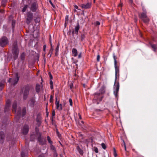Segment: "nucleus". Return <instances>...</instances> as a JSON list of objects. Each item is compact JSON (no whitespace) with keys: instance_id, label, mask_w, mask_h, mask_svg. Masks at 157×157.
Instances as JSON below:
<instances>
[{"instance_id":"nucleus-1","label":"nucleus","mask_w":157,"mask_h":157,"mask_svg":"<svg viewBox=\"0 0 157 157\" xmlns=\"http://www.w3.org/2000/svg\"><path fill=\"white\" fill-rule=\"evenodd\" d=\"M113 58L114 60V67L115 70V84L113 87V93L115 96L117 98L118 96V94L119 88V82L116 83V81L117 75H119V67L117 65V62L116 60V56L114 54H113Z\"/></svg>"},{"instance_id":"nucleus-2","label":"nucleus","mask_w":157,"mask_h":157,"mask_svg":"<svg viewBox=\"0 0 157 157\" xmlns=\"http://www.w3.org/2000/svg\"><path fill=\"white\" fill-rule=\"evenodd\" d=\"M17 107V103L16 101H14L13 104L12 106V111H14L15 113H16L17 115V116H18V117L20 116L21 115L22 117L24 116L25 114L26 113V108H24L22 111V112L21 111V109H18L17 111L16 110V108Z\"/></svg>"},{"instance_id":"nucleus-3","label":"nucleus","mask_w":157,"mask_h":157,"mask_svg":"<svg viewBox=\"0 0 157 157\" xmlns=\"http://www.w3.org/2000/svg\"><path fill=\"white\" fill-rule=\"evenodd\" d=\"M99 91V93H96L94 95V99L100 101L102 100V97L100 95V94H103L105 90L104 87H101L100 90Z\"/></svg>"},{"instance_id":"nucleus-4","label":"nucleus","mask_w":157,"mask_h":157,"mask_svg":"<svg viewBox=\"0 0 157 157\" xmlns=\"http://www.w3.org/2000/svg\"><path fill=\"white\" fill-rule=\"evenodd\" d=\"M29 90V85L25 86L23 89V98L24 100H26L28 97Z\"/></svg>"},{"instance_id":"nucleus-5","label":"nucleus","mask_w":157,"mask_h":157,"mask_svg":"<svg viewBox=\"0 0 157 157\" xmlns=\"http://www.w3.org/2000/svg\"><path fill=\"white\" fill-rule=\"evenodd\" d=\"M144 12L140 16V17L142 19L143 21L146 23H148L149 21V19L147 17L146 11L143 10Z\"/></svg>"},{"instance_id":"nucleus-6","label":"nucleus","mask_w":157,"mask_h":157,"mask_svg":"<svg viewBox=\"0 0 157 157\" xmlns=\"http://www.w3.org/2000/svg\"><path fill=\"white\" fill-rule=\"evenodd\" d=\"M8 42L7 38L5 37H2L0 40V45L2 47H4Z\"/></svg>"},{"instance_id":"nucleus-7","label":"nucleus","mask_w":157,"mask_h":157,"mask_svg":"<svg viewBox=\"0 0 157 157\" xmlns=\"http://www.w3.org/2000/svg\"><path fill=\"white\" fill-rule=\"evenodd\" d=\"M16 78H10L9 82H11V84L13 86H15L16 84L19 80V77L18 76V75L16 74Z\"/></svg>"},{"instance_id":"nucleus-8","label":"nucleus","mask_w":157,"mask_h":157,"mask_svg":"<svg viewBox=\"0 0 157 157\" xmlns=\"http://www.w3.org/2000/svg\"><path fill=\"white\" fill-rule=\"evenodd\" d=\"M12 52L14 55V59H16L18 54V51L17 47V45L14 46L12 50Z\"/></svg>"},{"instance_id":"nucleus-9","label":"nucleus","mask_w":157,"mask_h":157,"mask_svg":"<svg viewBox=\"0 0 157 157\" xmlns=\"http://www.w3.org/2000/svg\"><path fill=\"white\" fill-rule=\"evenodd\" d=\"M29 129V126L28 125H25L21 130V132L24 135H26L28 132Z\"/></svg>"},{"instance_id":"nucleus-10","label":"nucleus","mask_w":157,"mask_h":157,"mask_svg":"<svg viewBox=\"0 0 157 157\" xmlns=\"http://www.w3.org/2000/svg\"><path fill=\"white\" fill-rule=\"evenodd\" d=\"M33 16L31 13H28L27 15L26 22L29 24L33 19Z\"/></svg>"},{"instance_id":"nucleus-11","label":"nucleus","mask_w":157,"mask_h":157,"mask_svg":"<svg viewBox=\"0 0 157 157\" xmlns=\"http://www.w3.org/2000/svg\"><path fill=\"white\" fill-rule=\"evenodd\" d=\"M91 5V3L88 2L86 4H81L80 6H81L82 9H87L90 7Z\"/></svg>"},{"instance_id":"nucleus-12","label":"nucleus","mask_w":157,"mask_h":157,"mask_svg":"<svg viewBox=\"0 0 157 157\" xmlns=\"http://www.w3.org/2000/svg\"><path fill=\"white\" fill-rule=\"evenodd\" d=\"M29 104L30 106L33 107L36 105V102L34 99L32 98L30 99L29 102Z\"/></svg>"},{"instance_id":"nucleus-13","label":"nucleus","mask_w":157,"mask_h":157,"mask_svg":"<svg viewBox=\"0 0 157 157\" xmlns=\"http://www.w3.org/2000/svg\"><path fill=\"white\" fill-rule=\"evenodd\" d=\"M11 101L10 100H8L6 101V105L5 107V112L8 110L10 106Z\"/></svg>"},{"instance_id":"nucleus-14","label":"nucleus","mask_w":157,"mask_h":157,"mask_svg":"<svg viewBox=\"0 0 157 157\" xmlns=\"http://www.w3.org/2000/svg\"><path fill=\"white\" fill-rule=\"evenodd\" d=\"M36 4L35 2H34L32 4V5L31 6L30 8L31 10L32 11L34 12L36 10Z\"/></svg>"},{"instance_id":"nucleus-15","label":"nucleus","mask_w":157,"mask_h":157,"mask_svg":"<svg viewBox=\"0 0 157 157\" xmlns=\"http://www.w3.org/2000/svg\"><path fill=\"white\" fill-rule=\"evenodd\" d=\"M56 108L57 109L59 110H61L62 109V105L61 104L59 103V101H56Z\"/></svg>"},{"instance_id":"nucleus-16","label":"nucleus","mask_w":157,"mask_h":157,"mask_svg":"<svg viewBox=\"0 0 157 157\" xmlns=\"http://www.w3.org/2000/svg\"><path fill=\"white\" fill-rule=\"evenodd\" d=\"M72 52L73 56H74V57L77 56L78 52L76 48H73Z\"/></svg>"},{"instance_id":"nucleus-17","label":"nucleus","mask_w":157,"mask_h":157,"mask_svg":"<svg viewBox=\"0 0 157 157\" xmlns=\"http://www.w3.org/2000/svg\"><path fill=\"white\" fill-rule=\"evenodd\" d=\"M4 137V133L3 132H0V141L1 142H3Z\"/></svg>"},{"instance_id":"nucleus-18","label":"nucleus","mask_w":157,"mask_h":157,"mask_svg":"<svg viewBox=\"0 0 157 157\" xmlns=\"http://www.w3.org/2000/svg\"><path fill=\"white\" fill-rule=\"evenodd\" d=\"M151 45L153 50L154 52H156V49H157V46L155 44H151Z\"/></svg>"},{"instance_id":"nucleus-19","label":"nucleus","mask_w":157,"mask_h":157,"mask_svg":"<svg viewBox=\"0 0 157 157\" xmlns=\"http://www.w3.org/2000/svg\"><path fill=\"white\" fill-rule=\"evenodd\" d=\"M36 91L37 92H39L40 89V86L39 84H37L36 86Z\"/></svg>"},{"instance_id":"nucleus-20","label":"nucleus","mask_w":157,"mask_h":157,"mask_svg":"<svg viewBox=\"0 0 157 157\" xmlns=\"http://www.w3.org/2000/svg\"><path fill=\"white\" fill-rule=\"evenodd\" d=\"M79 29V24H78L75 27V31L76 33H77Z\"/></svg>"},{"instance_id":"nucleus-21","label":"nucleus","mask_w":157,"mask_h":157,"mask_svg":"<svg viewBox=\"0 0 157 157\" xmlns=\"http://www.w3.org/2000/svg\"><path fill=\"white\" fill-rule=\"evenodd\" d=\"M59 44H58L56 49V53L55 54L56 56H57L58 55V52L59 50Z\"/></svg>"},{"instance_id":"nucleus-22","label":"nucleus","mask_w":157,"mask_h":157,"mask_svg":"<svg viewBox=\"0 0 157 157\" xmlns=\"http://www.w3.org/2000/svg\"><path fill=\"white\" fill-rule=\"evenodd\" d=\"M50 44H51V48L50 50V52H52L53 51V49L52 48V41H51V39H50Z\"/></svg>"},{"instance_id":"nucleus-23","label":"nucleus","mask_w":157,"mask_h":157,"mask_svg":"<svg viewBox=\"0 0 157 157\" xmlns=\"http://www.w3.org/2000/svg\"><path fill=\"white\" fill-rule=\"evenodd\" d=\"M36 121L37 123V124L38 125H40V124L41 121L40 119L38 118V117L36 118Z\"/></svg>"},{"instance_id":"nucleus-24","label":"nucleus","mask_w":157,"mask_h":157,"mask_svg":"<svg viewBox=\"0 0 157 157\" xmlns=\"http://www.w3.org/2000/svg\"><path fill=\"white\" fill-rule=\"evenodd\" d=\"M47 140L49 143L52 144V142L51 140L50 137L49 136H47Z\"/></svg>"},{"instance_id":"nucleus-25","label":"nucleus","mask_w":157,"mask_h":157,"mask_svg":"<svg viewBox=\"0 0 157 157\" xmlns=\"http://www.w3.org/2000/svg\"><path fill=\"white\" fill-rule=\"evenodd\" d=\"M27 7H28V6L27 5H25L24 6V8H23V9L22 10V12H25L26 11Z\"/></svg>"},{"instance_id":"nucleus-26","label":"nucleus","mask_w":157,"mask_h":157,"mask_svg":"<svg viewBox=\"0 0 157 157\" xmlns=\"http://www.w3.org/2000/svg\"><path fill=\"white\" fill-rule=\"evenodd\" d=\"M25 54L24 53H23L21 55V58L22 60H23L25 59Z\"/></svg>"},{"instance_id":"nucleus-27","label":"nucleus","mask_w":157,"mask_h":157,"mask_svg":"<svg viewBox=\"0 0 157 157\" xmlns=\"http://www.w3.org/2000/svg\"><path fill=\"white\" fill-rule=\"evenodd\" d=\"M101 146L102 147V148L104 149H105L106 148V146L105 145V144H104V143H102L101 144Z\"/></svg>"},{"instance_id":"nucleus-28","label":"nucleus","mask_w":157,"mask_h":157,"mask_svg":"<svg viewBox=\"0 0 157 157\" xmlns=\"http://www.w3.org/2000/svg\"><path fill=\"white\" fill-rule=\"evenodd\" d=\"M78 151L80 155H83V151L82 149H79L78 150Z\"/></svg>"},{"instance_id":"nucleus-29","label":"nucleus","mask_w":157,"mask_h":157,"mask_svg":"<svg viewBox=\"0 0 157 157\" xmlns=\"http://www.w3.org/2000/svg\"><path fill=\"white\" fill-rule=\"evenodd\" d=\"M21 157H26V155L24 152L22 151L21 153Z\"/></svg>"},{"instance_id":"nucleus-30","label":"nucleus","mask_w":157,"mask_h":157,"mask_svg":"<svg viewBox=\"0 0 157 157\" xmlns=\"http://www.w3.org/2000/svg\"><path fill=\"white\" fill-rule=\"evenodd\" d=\"M85 35L84 34H82L81 35V40L82 41L85 38Z\"/></svg>"},{"instance_id":"nucleus-31","label":"nucleus","mask_w":157,"mask_h":157,"mask_svg":"<svg viewBox=\"0 0 157 157\" xmlns=\"http://www.w3.org/2000/svg\"><path fill=\"white\" fill-rule=\"evenodd\" d=\"M50 148H51V149L52 150H53L54 151H55V148L54 147V146L52 144H51Z\"/></svg>"},{"instance_id":"nucleus-32","label":"nucleus","mask_w":157,"mask_h":157,"mask_svg":"<svg viewBox=\"0 0 157 157\" xmlns=\"http://www.w3.org/2000/svg\"><path fill=\"white\" fill-rule=\"evenodd\" d=\"M100 25V23L98 21H96L94 23V25L95 26H98Z\"/></svg>"},{"instance_id":"nucleus-33","label":"nucleus","mask_w":157,"mask_h":157,"mask_svg":"<svg viewBox=\"0 0 157 157\" xmlns=\"http://www.w3.org/2000/svg\"><path fill=\"white\" fill-rule=\"evenodd\" d=\"M69 103H70V105L71 106H72V105H73V102H72V99L71 98H69Z\"/></svg>"},{"instance_id":"nucleus-34","label":"nucleus","mask_w":157,"mask_h":157,"mask_svg":"<svg viewBox=\"0 0 157 157\" xmlns=\"http://www.w3.org/2000/svg\"><path fill=\"white\" fill-rule=\"evenodd\" d=\"M15 21L14 20H13L12 22V27H14L15 26Z\"/></svg>"},{"instance_id":"nucleus-35","label":"nucleus","mask_w":157,"mask_h":157,"mask_svg":"<svg viewBox=\"0 0 157 157\" xmlns=\"http://www.w3.org/2000/svg\"><path fill=\"white\" fill-rule=\"evenodd\" d=\"M94 151L96 153L98 152V149L96 147H95L94 148Z\"/></svg>"},{"instance_id":"nucleus-36","label":"nucleus","mask_w":157,"mask_h":157,"mask_svg":"<svg viewBox=\"0 0 157 157\" xmlns=\"http://www.w3.org/2000/svg\"><path fill=\"white\" fill-rule=\"evenodd\" d=\"M122 6V4H121H121H119L118 5V9H119V10H120V9H121V7Z\"/></svg>"},{"instance_id":"nucleus-37","label":"nucleus","mask_w":157,"mask_h":157,"mask_svg":"<svg viewBox=\"0 0 157 157\" xmlns=\"http://www.w3.org/2000/svg\"><path fill=\"white\" fill-rule=\"evenodd\" d=\"M100 59V55H97V60L98 61H99Z\"/></svg>"},{"instance_id":"nucleus-38","label":"nucleus","mask_w":157,"mask_h":157,"mask_svg":"<svg viewBox=\"0 0 157 157\" xmlns=\"http://www.w3.org/2000/svg\"><path fill=\"white\" fill-rule=\"evenodd\" d=\"M4 86V84L2 83H0V89H2Z\"/></svg>"},{"instance_id":"nucleus-39","label":"nucleus","mask_w":157,"mask_h":157,"mask_svg":"<svg viewBox=\"0 0 157 157\" xmlns=\"http://www.w3.org/2000/svg\"><path fill=\"white\" fill-rule=\"evenodd\" d=\"M52 117H54L55 115V112L54 110H52Z\"/></svg>"},{"instance_id":"nucleus-40","label":"nucleus","mask_w":157,"mask_h":157,"mask_svg":"<svg viewBox=\"0 0 157 157\" xmlns=\"http://www.w3.org/2000/svg\"><path fill=\"white\" fill-rule=\"evenodd\" d=\"M81 57V53H80L78 55V58L79 59Z\"/></svg>"},{"instance_id":"nucleus-41","label":"nucleus","mask_w":157,"mask_h":157,"mask_svg":"<svg viewBox=\"0 0 157 157\" xmlns=\"http://www.w3.org/2000/svg\"><path fill=\"white\" fill-rule=\"evenodd\" d=\"M52 96H51V98H50V101L51 102H52Z\"/></svg>"},{"instance_id":"nucleus-42","label":"nucleus","mask_w":157,"mask_h":157,"mask_svg":"<svg viewBox=\"0 0 157 157\" xmlns=\"http://www.w3.org/2000/svg\"><path fill=\"white\" fill-rule=\"evenodd\" d=\"M74 6L75 9H78V7L77 5H75Z\"/></svg>"},{"instance_id":"nucleus-43","label":"nucleus","mask_w":157,"mask_h":157,"mask_svg":"<svg viewBox=\"0 0 157 157\" xmlns=\"http://www.w3.org/2000/svg\"><path fill=\"white\" fill-rule=\"evenodd\" d=\"M43 49H44V51H45V50L46 48V45H44L43 46Z\"/></svg>"},{"instance_id":"nucleus-44","label":"nucleus","mask_w":157,"mask_h":157,"mask_svg":"<svg viewBox=\"0 0 157 157\" xmlns=\"http://www.w3.org/2000/svg\"><path fill=\"white\" fill-rule=\"evenodd\" d=\"M123 142L124 145V148H125V150H126V147L125 144V143L124 140L123 141Z\"/></svg>"},{"instance_id":"nucleus-45","label":"nucleus","mask_w":157,"mask_h":157,"mask_svg":"<svg viewBox=\"0 0 157 157\" xmlns=\"http://www.w3.org/2000/svg\"><path fill=\"white\" fill-rule=\"evenodd\" d=\"M78 116H79V118L80 119H82L81 116V115L79 113L78 114Z\"/></svg>"},{"instance_id":"nucleus-46","label":"nucleus","mask_w":157,"mask_h":157,"mask_svg":"<svg viewBox=\"0 0 157 157\" xmlns=\"http://www.w3.org/2000/svg\"><path fill=\"white\" fill-rule=\"evenodd\" d=\"M113 154H114V155L115 157H116L117 156V152L114 153H113Z\"/></svg>"},{"instance_id":"nucleus-47","label":"nucleus","mask_w":157,"mask_h":157,"mask_svg":"<svg viewBox=\"0 0 157 157\" xmlns=\"http://www.w3.org/2000/svg\"><path fill=\"white\" fill-rule=\"evenodd\" d=\"M57 135H58V136L59 137H60V135L59 134V132H58V131H57Z\"/></svg>"},{"instance_id":"nucleus-48","label":"nucleus","mask_w":157,"mask_h":157,"mask_svg":"<svg viewBox=\"0 0 157 157\" xmlns=\"http://www.w3.org/2000/svg\"><path fill=\"white\" fill-rule=\"evenodd\" d=\"M50 85H53V82L51 80L50 82Z\"/></svg>"},{"instance_id":"nucleus-49","label":"nucleus","mask_w":157,"mask_h":157,"mask_svg":"<svg viewBox=\"0 0 157 157\" xmlns=\"http://www.w3.org/2000/svg\"><path fill=\"white\" fill-rule=\"evenodd\" d=\"M50 88L51 89H53V85H50Z\"/></svg>"},{"instance_id":"nucleus-50","label":"nucleus","mask_w":157,"mask_h":157,"mask_svg":"<svg viewBox=\"0 0 157 157\" xmlns=\"http://www.w3.org/2000/svg\"><path fill=\"white\" fill-rule=\"evenodd\" d=\"M54 156L55 157H57V155L56 153H55L54 154Z\"/></svg>"},{"instance_id":"nucleus-51","label":"nucleus","mask_w":157,"mask_h":157,"mask_svg":"<svg viewBox=\"0 0 157 157\" xmlns=\"http://www.w3.org/2000/svg\"><path fill=\"white\" fill-rule=\"evenodd\" d=\"M129 0V2L130 3H132L133 2V0Z\"/></svg>"},{"instance_id":"nucleus-52","label":"nucleus","mask_w":157,"mask_h":157,"mask_svg":"<svg viewBox=\"0 0 157 157\" xmlns=\"http://www.w3.org/2000/svg\"><path fill=\"white\" fill-rule=\"evenodd\" d=\"M115 152H116V151L115 149V148H113V153H114Z\"/></svg>"},{"instance_id":"nucleus-53","label":"nucleus","mask_w":157,"mask_h":157,"mask_svg":"<svg viewBox=\"0 0 157 157\" xmlns=\"http://www.w3.org/2000/svg\"><path fill=\"white\" fill-rule=\"evenodd\" d=\"M73 86V84H72L70 85L71 88H72V87Z\"/></svg>"},{"instance_id":"nucleus-54","label":"nucleus","mask_w":157,"mask_h":157,"mask_svg":"<svg viewBox=\"0 0 157 157\" xmlns=\"http://www.w3.org/2000/svg\"><path fill=\"white\" fill-rule=\"evenodd\" d=\"M50 4H51V5L53 7V5L52 2L50 1Z\"/></svg>"},{"instance_id":"nucleus-55","label":"nucleus","mask_w":157,"mask_h":157,"mask_svg":"<svg viewBox=\"0 0 157 157\" xmlns=\"http://www.w3.org/2000/svg\"><path fill=\"white\" fill-rule=\"evenodd\" d=\"M38 157H44V156L42 155H40Z\"/></svg>"},{"instance_id":"nucleus-56","label":"nucleus","mask_w":157,"mask_h":157,"mask_svg":"<svg viewBox=\"0 0 157 157\" xmlns=\"http://www.w3.org/2000/svg\"><path fill=\"white\" fill-rule=\"evenodd\" d=\"M68 18V16H66V19L67 18Z\"/></svg>"},{"instance_id":"nucleus-57","label":"nucleus","mask_w":157,"mask_h":157,"mask_svg":"<svg viewBox=\"0 0 157 157\" xmlns=\"http://www.w3.org/2000/svg\"><path fill=\"white\" fill-rule=\"evenodd\" d=\"M51 79H52V76L51 75Z\"/></svg>"},{"instance_id":"nucleus-58","label":"nucleus","mask_w":157,"mask_h":157,"mask_svg":"<svg viewBox=\"0 0 157 157\" xmlns=\"http://www.w3.org/2000/svg\"><path fill=\"white\" fill-rule=\"evenodd\" d=\"M51 54L50 55V57H51Z\"/></svg>"},{"instance_id":"nucleus-59","label":"nucleus","mask_w":157,"mask_h":157,"mask_svg":"<svg viewBox=\"0 0 157 157\" xmlns=\"http://www.w3.org/2000/svg\"><path fill=\"white\" fill-rule=\"evenodd\" d=\"M76 11V10H75V11Z\"/></svg>"},{"instance_id":"nucleus-60","label":"nucleus","mask_w":157,"mask_h":157,"mask_svg":"<svg viewBox=\"0 0 157 157\" xmlns=\"http://www.w3.org/2000/svg\"><path fill=\"white\" fill-rule=\"evenodd\" d=\"M82 123H83V121H82Z\"/></svg>"},{"instance_id":"nucleus-61","label":"nucleus","mask_w":157,"mask_h":157,"mask_svg":"<svg viewBox=\"0 0 157 157\" xmlns=\"http://www.w3.org/2000/svg\"><path fill=\"white\" fill-rule=\"evenodd\" d=\"M95 1V0H94V1Z\"/></svg>"}]
</instances>
